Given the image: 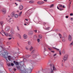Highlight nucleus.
Segmentation results:
<instances>
[{"label":"nucleus","instance_id":"f257e3e1","mask_svg":"<svg viewBox=\"0 0 73 73\" xmlns=\"http://www.w3.org/2000/svg\"><path fill=\"white\" fill-rule=\"evenodd\" d=\"M0 55L1 56H5V57L7 58L8 57V53L7 52H5V51H3L2 53H1V51H0Z\"/></svg>","mask_w":73,"mask_h":73},{"label":"nucleus","instance_id":"f03ea898","mask_svg":"<svg viewBox=\"0 0 73 73\" xmlns=\"http://www.w3.org/2000/svg\"><path fill=\"white\" fill-rule=\"evenodd\" d=\"M68 55H65L63 57V59L64 60H62V62H64L65 61H66L68 58Z\"/></svg>","mask_w":73,"mask_h":73},{"label":"nucleus","instance_id":"7ed1b4c3","mask_svg":"<svg viewBox=\"0 0 73 73\" xmlns=\"http://www.w3.org/2000/svg\"><path fill=\"white\" fill-rule=\"evenodd\" d=\"M6 9L3 8L2 10L1 11L2 12V13L3 14V15H4L6 13Z\"/></svg>","mask_w":73,"mask_h":73},{"label":"nucleus","instance_id":"20e7f679","mask_svg":"<svg viewBox=\"0 0 73 73\" xmlns=\"http://www.w3.org/2000/svg\"><path fill=\"white\" fill-rule=\"evenodd\" d=\"M8 21H9V23L12 24L13 22V19L12 18H10V19H9V20Z\"/></svg>","mask_w":73,"mask_h":73},{"label":"nucleus","instance_id":"39448f33","mask_svg":"<svg viewBox=\"0 0 73 73\" xmlns=\"http://www.w3.org/2000/svg\"><path fill=\"white\" fill-rule=\"evenodd\" d=\"M5 30L7 31H8L10 30V27L9 26H7L6 27Z\"/></svg>","mask_w":73,"mask_h":73},{"label":"nucleus","instance_id":"423d86ee","mask_svg":"<svg viewBox=\"0 0 73 73\" xmlns=\"http://www.w3.org/2000/svg\"><path fill=\"white\" fill-rule=\"evenodd\" d=\"M30 69L29 70L28 72H30L29 73H31L32 72V69H33V66H31V67L30 68Z\"/></svg>","mask_w":73,"mask_h":73},{"label":"nucleus","instance_id":"0eeeda50","mask_svg":"<svg viewBox=\"0 0 73 73\" xmlns=\"http://www.w3.org/2000/svg\"><path fill=\"white\" fill-rule=\"evenodd\" d=\"M37 3L38 4H44V2L39 1Z\"/></svg>","mask_w":73,"mask_h":73},{"label":"nucleus","instance_id":"6e6552de","mask_svg":"<svg viewBox=\"0 0 73 73\" xmlns=\"http://www.w3.org/2000/svg\"><path fill=\"white\" fill-rule=\"evenodd\" d=\"M15 12H13L10 15L11 16V17H14V16L15 15Z\"/></svg>","mask_w":73,"mask_h":73},{"label":"nucleus","instance_id":"1a4fd4ad","mask_svg":"<svg viewBox=\"0 0 73 73\" xmlns=\"http://www.w3.org/2000/svg\"><path fill=\"white\" fill-rule=\"evenodd\" d=\"M11 33L12 35L15 34V31L13 29H11Z\"/></svg>","mask_w":73,"mask_h":73},{"label":"nucleus","instance_id":"9d476101","mask_svg":"<svg viewBox=\"0 0 73 73\" xmlns=\"http://www.w3.org/2000/svg\"><path fill=\"white\" fill-rule=\"evenodd\" d=\"M68 40L69 41H71L72 40V36L70 35H69L68 36Z\"/></svg>","mask_w":73,"mask_h":73},{"label":"nucleus","instance_id":"9b49d317","mask_svg":"<svg viewBox=\"0 0 73 73\" xmlns=\"http://www.w3.org/2000/svg\"><path fill=\"white\" fill-rule=\"evenodd\" d=\"M35 51H36V49H34L31 52V54H33L35 52Z\"/></svg>","mask_w":73,"mask_h":73},{"label":"nucleus","instance_id":"f8f14e48","mask_svg":"<svg viewBox=\"0 0 73 73\" xmlns=\"http://www.w3.org/2000/svg\"><path fill=\"white\" fill-rule=\"evenodd\" d=\"M37 54H35L33 55V57L34 58H36L37 57Z\"/></svg>","mask_w":73,"mask_h":73},{"label":"nucleus","instance_id":"ddd939ff","mask_svg":"<svg viewBox=\"0 0 73 73\" xmlns=\"http://www.w3.org/2000/svg\"><path fill=\"white\" fill-rule=\"evenodd\" d=\"M19 9L20 10H22L23 9V6L21 5H20L19 7Z\"/></svg>","mask_w":73,"mask_h":73},{"label":"nucleus","instance_id":"4468645a","mask_svg":"<svg viewBox=\"0 0 73 73\" xmlns=\"http://www.w3.org/2000/svg\"><path fill=\"white\" fill-rule=\"evenodd\" d=\"M16 35H17V36H18L19 37V38H21V35H20L18 33H16Z\"/></svg>","mask_w":73,"mask_h":73},{"label":"nucleus","instance_id":"2eb2a0df","mask_svg":"<svg viewBox=\"0 0 73 73\" xmlns=\"http://www.w3.org/2000/svg\"><path fill=\"white\" fill-rule=\"evenodd\" d=\"M33 47H32V46H31L30 48L29 49V50L30 51H32V50H33Z\"/></svg>","mask_w":73,"mask_h":73},{"label":"nucleus","instance_id":"dca6fc26","mask_svg":"<svg viewBox=\"0 0 73 73\" xmlns=\"http://www.w3.org/2000/svg\"><path fill=\"white\" fill-rule=\"evenodd\" d=\"M29 33L30 35H32V34H33V31H31L29 32Z\"/></svg>","mask_w":73,"mask_h":73},{"label":"nucleus","instance_id":"f3484780","mask_svg":"<svg viewBox=\"0 0 73 73\" xmlns=\"http://www.w3.org/2000/svg\"><path fill=\"white\" fill-rule=\"evenodd\" d=\"M30 56H31V55H25V57L27 58H29V57H30Z\"/></svg>","mask_w":73,"mask_h":73},{"label":"nucleus","instance_id":"a211bd4d","mask_svg":"<svg viewBox=\"0 0 73 73\" xmlns=\"http://www.w3.org/2000/svg\"><path fill=\"white\" fill-rule=\"evenodd\" d=\"M17 68L18 69H19V70H21V68H20V66H17Z\"/></svg>","mask_w":73,"mask_h":73},{"label":"nucleus","instance_id":"6ab92c4d","mask_svg":"<svg viewBox=\"0 0 73 73\" xmlns=\"http://www.w3.org/2000/svg\"><path fill=\"white\" fill-rule=\"evenodd\" d=\"M50 28V27H48L45 28V29H45L46 30H47V31H49Z\"/></svg>","mask_w":73,"mask_h":73},{"label":"nucleus","instance_id":"aec40b11","mask_svg":"<svg viewBox=\"0 0 73 73\" xmlns=\"http://www.w3.org/2000/svg\"><path fill=\"white\" fill-rule=\"evenodd\" d=\"M23 38L25 39H26V38H27V36L25 34L23 36Z\"/></svg>","mask_w":73,"mask_h":73},{"label":"nucleus","instance_id":"412c9836","mask_svg":"<svg viewBox=\"0 0 73 73\" xmlns=\"http://www.w3.org/2000/svg\"><path fill=\"white\" fill-rule=\"evenodd\" d=\"M62 41L63 42H64V41H65V37H62Z\"/></svg>","mask_w":73,"mask_h":73},{"label":"nucleus","instance_id":"4be33fe9","mask_svg":"<svg viewBox=\"0 0 73 73\" xmlns=\"http://www.w3.org/2000/svg\"><path fill=\"white\" fill-rule=\"evenodd\" d=\"M42 35H39L38 36V38H39V39H41L42 38Z\"/></svg>","mask_w":73,"mask_h":73},{"label":"nucleus","instance_id":"5701e85b","mask_svg":"<svg viewBox=\"0 0 73 73\" xmlns=\"http://www.w3.org/2000/svg\"><path fill=\"white\" fill-rule=\"evenodd\" d=\"M14 16L15 18H17V17H18L19 16V15L17 14H14Z\"/></svg>","mask_w":73,"mask_h":73},{"label":"nucleus","instance_id":"b1692460","mask_svg":"<svg viewBox=\"0 0 73 73\" xmlns=\"http://www.w3.org/2000/svg\"><path fill=\"white\" fill-rule=\"evenodd\" d=\"M29 3L30 4H32V3H34V1H29Z\"/></svg>","mask_w":73,"mask_h":73},{"label":"nucleus","instance_id":"393cba45","mask_svg":"<svg viewBox=\"0 0 73 73\" xmlns=\"http://www.w3.org/2000/svg\"><path fill=\"white\" fill-rule=\"evenodd\" d=\"M3 23H4V22H3V21H1L0 22V24L1 26L3 25Z\"/></svg>","mask_w":73,"mask_h":73},{"label":"nucleus","instance_id":"a878e982","mask_svg":"<svg viewBox=\"0 0 73 73\" xmlns=\"http://www.w3.org/2000/svg\"><path fill=\"white\" fill-rule=\"evenodd\" d=\"M21 64L22 65H24V62H22L21 63Z\"/></svg>","mask_w":73,"mask_h":73},{"label":"nucleus","instance_id":"bb28decb","mask_svg":"<svg viewBox=\"0 0 73 73\" xmlns=\"http://www.w3.org/2000/svg\"><path fill=\"white\" fill-rule=\"evenodd\" d=\"M59 36L60 37V38H62V35H61V34L59 33Z\"/></svg>","mask_w":73,"mask_h":73},{"label":"nucleus","instance_id":"cd10ccee","mask_svg":"<svg viewBox=\"0 0 73 73\" xmlns=\"http://www.w3.org/2000/svg\"><path fill=\"white\" fill-rule=\"evenodd\" d=\"M21 13H22V11H21L19 13V16H20L21 15Z\"/></svg>","mask_w":73,"mask_h":73},{"label":"nucleus","instance_id":"c85d7f7f","mask_svg":"<svg viewBox=\"0 0 73 73\" xmlns=\"http://www.w3.org/2000/svg\"><path fill=\"white\" fill-rule=\"evenodd\" d=\"M53 48H54V49H56L57 51H58V52L59 50V49H58L55 47H52Z\"/></svg>","mask_w":73,"mask_h":73},{"label":"nucleus","instance_id":"c756f323","mask_svg":"<svg viewBox=\"0 0 73 73\" xmlns=\"http://www.w3.org/2000/svg\"><path fill=\"white\" fill-rule=\"evenodd\" d=\"M53 70H56V68H55V67L53 66Z\"/></svg>","mask_w":73,"mask_h":73},{"label":"nucleus","instance_id":"7c9ffc66","mask_svg":"<svg viewBox=\"0 0 73 73\" xmlns=\"http://www.w3.org/2000/svg\"><path fill=\"white\" fill-rule=\"evenodd\" d=\"M8 57V59L9 60H10L11 59V56H8V57Z\"/></svg>","mask_w":73,"mask_h":73},{"label":"nucleus","instance_id":"2f4dec72","mask_svg":"<svg viewBox=\"0 0 73 73\" xmlns=\"http://www.w3.org/2000/svg\"><path fill=\"white\" fill-rule=\"evenodd\" d=\"M15 64H16V65H19V62H16L15 63Z\"/></svg>","mask_w":73,"mask_h":73},{"label":"nucleus","instance_id":"473e14b6","mask_svg":"<svg viewBox=\"0 0 73 73\" xmlns=\"http://www.w3.org/2000/svg\"><path fill=\"white\" fill-rule=\"evenodd\" d=\"M54 6V4H52L51 5V6L50 7V8H52V7H53Z\"/></svg>","mask_w":73,"mask_h":73},{"label":"nucleus","instance_id":"72a5a7b5","mask_svg":"<svg viewBox=\"0 0 73 73\" xmlns=\"http://www.w3.org/2000/svg\"><path fill=\"white\" fill-rule=\"evenodd\" d=\"M64 37H66V33H64Z\"/></svg>","mask_w":73,"mask_h":73},{"label":"nucleus","instance_id":"f704fd0d","mask_svg":"<svg viewBox=\"0 0 73 73\" xmlns=\"http://www.w3.org/2000/svg\"><path fill=\"white\" fill-rule=\"evenodd\" d=\"M7 65L8 66H11V63H9L7 64Z\"/></svg>","mask_w":73,"mask_h":73},{"label":"nucleus","instance_id":"c9c22d12","mask_svg":"<svg viewBox=\"0 0 73 73\" xmlns=\"http://www.w3.org/2000/svg\"><path fill=\"white\" fill-rule=\"evenodd\" d=\"M59 10H60V11H63V9L59 8Z\"/></svg>","mask_w":73,"mask_h":73},{"label":"nucleus","instance_id":"e433bc0d","mask_svg":"<svg viewBox=\"0 0 73 73\" xmlns=\"http://www.w3.org/2000/svg\"><path fill=\"white\" fill-rule=\"evenodd\" d=\"M70 45H73V41L70 44Z\"/></svg>","mask_w":73,"mask_h":73},{"label":"nucleus","instance_id":"4c0bfd02","mask_svg":"<svg viewBox=\"0 0 73 73\" xmlns=\"http://www.w3.org/2000/svg\"><path fill=\"white\" fill-rule=\"evenodd\" d=\"M37 41L38 42H40V40L39 39H37Z\"/></svg>","mask_w":73,"mask_h":73},{"label":"nucleus","instance_id":"58836bf2","mask_svg":"<svg viewBox=\"0 0 73 73\" xmlns=\"http://www.w3.org/2000/svg\"><path fill=\"white\" fill-rule=\"evenodd\" d=\"M4 34H5V36H8V34H7L5 33H4Z\"/></svg>","mask_w":73,"mask_h":73},{"label":"nucleus","instance_id":"ea45409f","mask_svg":"<svg viewBox=\"0 0 73 73\" xmlns=\"http://www.w3.org/2000/svg\"><path fill=\"white\" fill-rule=\"evenodd\" d=\"M62 52L63 53H65V50H63Z\"/></svg>","mask_w":73,"mask_h":73},{"label":"nucleus","instance_id":"a19ab883","mask_svg":"<svg viewBox=\"0 0 73 73\" xmlns=\"http://www.w3.org/2000/svg\"><path fill=\"white\" fill-rule=\"evenodd\" d=\"M26 50H29V48H28L27 47H26Z\"/></svg>","mask_w":73,"mask_h":73},{"label":"nucleus","instance_id":"79ce46f5","mask_svg":"<svg viewBox=\"0 0 73 73\" xmlns=\"http://www.w3.org/2000/svg\"><path fill=\"white\" fill-rule=\"evenodd\" d=\"M26 60H27V59H26V58H24L23 59V61H26Z\"/></svg>","mask_w":73,"mask_h":73},{"label":"nucleus","instance_id":"37998d69","mask_svg":"<svg viewBox=\"0 0 73 73\" xmlns=\"http://www.w3.org/2000/svg\"><path fill=\"white\" fill-rule=\"evenodd\" d=\"M11 66H13V65H14V64L13 63H11Z\"/></svg>","mask_w":73,"mask_h":73},{"label":"nucleus","instance_id":"c03bdc74","mask_svg":"<svg viewBox=\"0 0 73 73\" xmlns=\"http://www.w3.org/2000/svg\"><path fill=\"white\" fill-rule=\"evenodd\" d=\"M37 30H34V32H35V33H37Z\"/></svg>","mask_w":73,"mask_h":73},{"label":"nucleus","instance_id":"a18cd8bd","mask_svg":"<svg viewBox=\"0 0 73 73\" xmlns=\"http://www.w3.org/2000/svg\"><path fill=\"white\" fill-rule=\"evenodd\" d=\"M73 14L72 13L70 14V16H73Z\"/></svg>","mask_w":73,"mask_h":73},{"label":"nucleus","instance_id":"49530a36","mask_svg":"<svg viewBox=\"0 0 73 73\" xmlns=\"http://www.w3.org/2000/svg\"><path fill=\"white\" fill-rule=\"evenodd\" d=\"M28 44L29 45H30L31 44V42H28Z\"/></svg>","mask_w":73,"mask_h":73},{"label":"nucleus","instance_id":"de8ad7c7","mask_svg":"<svg viewBox=\"0 0 73 73\" xmlns=\"http://www.w3.org/2000/svg\"><path fill=\"white\" fill-rule=\"evenodd\" d=\"M49 50H52V49L50 48H48Z\"/></svg>","mask_w":73,"mask_h":73},{"label":"nucleus","instance_id":"09e8293b","mask_svg":"<svg viewBox=\"0 0 73 73\" xmlns=\"http://www.w3.org/2000/svg\"><path fill=\"white\" fill-rule=\"evenodd\" d=\"M12 38L11 37L9 38L8 39L9 40H11V39Z\"/></svg>","mask_w":73,"mask_h":73},{"label":"nucleus","instance_id":"8fccbe9b","mask_svg":"<svg viewBox=\"0 0 73 73\" xmlns=\"http://www.w3.org/2000/svg\"><path fill=\"white\" fill-rule=\"evenodd\" d=\"M59 7H62V5H59Z\"/></svg>","mask_w":73,"mask_h":73},{"label":"nucleus","instance_id":"3c124183","mask_svg":"<svg viewBox=\"0 0 73 73\" xmlns=\"http://www.w3.org/2000/svg\"><path fill=\"white\" fill-rule=\"evenodd\" d=\"M70 20L71 21H72L73 20V18H70Z\"/></svg>","mask_w":73,"mask_h":73},{"label":"nucleus","instance_id":"603ef678","mask_svg":"<svg viewBox=\"0 0 73 73\" xmlns=\"http://www.w3.org/2000/svg\"><path fill=\"white\" fill-rule=\"evenodd\" d=\"M51 52H52V53H54V51H51Z\"/></svg>","mask_w":73,"mask_h":73},{"label":"nucleus","instance_id":"864d4df0","mask_svg":"<svg viewBox=\"0 0 73 73\" xmlns=\"http://www.w3.org/2000/svg\"><path fill=\"white\" fill-rule=\"evenodd\" d=\"M17 29L18 31H20V29H19V27H17Z\"/></svg>","mask_w":73,"mask_h":73},{"label":"nucleus","instance_id":"5fc2aeb1","mask_svg":"<svg viewBox=\"0 0 73 73\" xmlns=\"http://www.w3.org/2000/svg\"><path fill=\"white\" fill-rule=\"evenodd\" d=\"M51 72L52 73H53V70H51Z\"/></svg>","mask_w":73,"mask_h":73},{"label":"nucleus","instance_id":"6e6d98bb","mask_svg":"<svg viewBox=\"0 0 73 73\" xmlns=\"http://www.w3.org/2000/svg\"><path fill=\"white\" fill-rule=\"evenodd\" d=\"M46 24V23H43V25H45Z\"/></svg>","mask_w":73,"mask_h":73},{"label":"nucleus","instance_id":"4d7b16f0","mask_svg":"<svg viewBox=\"0 0 73 73\" xmlns=\"http://www.w3.org/2000/svg\"><path fill=\"white\" fill-rule=\"evenodd\" d=\"M17 45H18V46H20V45H19V44L18 43H17Z\"/></svg>","mask_w":73,"mask_h":73},{"label":"nucleus","instance_id":"13d9d810","mask_svg":"<svg viewBox=\"0 0 73 73\" xmlns=\"http://www.w3.org/2000/svg\"><path fill=\"white\" fill-rule=\"evenodd\" d=\"M44 1L45 2H46L47 1V0H44Z\"/></svg>","mask_w":73,"mask_h":73},{"label":"nucleus","instance_id":"bf43d9fd","mask_svg":"<svg viewBox=\"0 0 73 73\" xmlns=\"http://www.w3.org/2000/svg\"><path fill=\"white\" fill-rule=\"evenodd\" d=\"M13 63H15H15H16V61H13Z\"/></svg>","mask_w":73,"mask_h":73},{"label":"nucleus","instance_id":"052dcab7","mask_svg":"<svg viewBox=\"0 0 73 73\" xmlns=\"http://www.w3.org/2000/svg\"><path fill=\"white\" fill-rule=\"evenodd\" d=\"M68 16H66V18H68Z\"/></svg>","mask_w":73,"mask_h":73},{"label":"nucleus","instance_id":"680f3d73","mask_svg":"<svg viewBox=\"0 0 73 73\" xmlns=\"http://www.w3.org/2000/svg\"><path fill=\"white\" fill-rule=\"evenodd\" d=\"M63 8H65V7L64 6V5H63L62 7Z\"/></svg>","mask_w":73,"mask_h":73},{"label":"nucleus","instance_id":"e2e57ef3","mask_svg":"<svg viewBox=\"0 0 73 73\" xmlns=\"http://www.w3.org/2000/svg\"><path fill=\"white\" fill-rule=\"evenodd\" d=\"M56 54H54V56H56Z\"/></svg>","mask_w":73,"mask_h":73},{"label":"nucleus","instance_id":"0e129e2a","mask_svg":"<svg viewBox=\"0 0 73 73\" xmlns=\"http://www.w3.org/2000/svg\"><path fill=\"white\" fill-rule=\"evenodd\" d=\"M71 3H72V1H70V4H71Z\"/></svg>","mask_w":73,"mask_h":73},{"label":"nucleus","instance_id":"69168bd1","mask_svg":"<svg viewBox=\"0 0 73 73\" xmlns=\"http://www.w3.org/2000/svg\"><path fill=\"white\" fill-rule=\"evenodd\" d=\"M59 54H60V55H61V52H59Z\"/></svg>","mask_w":73,"mask_h":73},{"label":"nucleus","instance_id":"338daca9","mask_svg":"<svg viewBox=\"0 0 73 73\" xmlns=\"http://www.w3.org/2000/svg\"><path fill=\"white\" fill-rule=\"evenodd\" d=\"M50 66H52V64H50Z\"/></svg>","mask_w":73,"mask_h":73},{"label":"nucleus","instance_id":"774afa93","mask_svg":"<svg viewBox=\"0 0 73 73\" xmlns=\"http://www.w3.org/2000/svg\"><path fill=\"white\" fill-rule=\"evenodd\" d=\"M72 61H73V58H72Z\"/></svg>","mask_w":73,"mask_h":73}]
</instances>
